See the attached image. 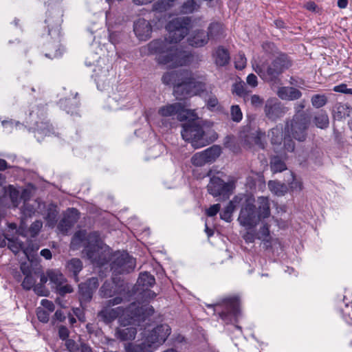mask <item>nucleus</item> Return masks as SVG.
Segmentation results:
<instances>
[{"label": "nucleus", "instance_id": "43", "mask_svg": "<svg viewBox=\"0 0 352 352\" xmlns=\"http://www.w3.org/2000/svg\"><path fill=\"white\" fill-rule=\"evenodd\" d=\"M199 8V5L195 0H187L182 6V12L185 14H190Z\"/></svg>", "mask_w": 352, "mask_h": 352}, {"label": "nucleus", "instance_id": "52", "mask_svg": "<svg viewBox=\"0 0 352 352\" xmlns=\"http://www.w3.org/2000/svg\"><path fill=\"white\" fill-rule=\"evenodd\" d=\"M83 283L93 292L95 291L99 285L98 279L96 277H92Z\"/></svg>", "mask_w": 352, "mask_h": 352}, {"label": "nucleus", "instance_id": "36", "mask_svg": "<svg viewBox=\"0 0 352 352\" xmlns=\"http://www.w3.org/2000/svg\"><path fill=\"white\" fill-rule=\"evenodd\" d=\"M223 33V25L219 23H211L208 27L207 34L209 35V39L219 38Z\"/></svg>", "mask_w": 352, "mask_h": 352}, {"label": "nucleus", "instance_id": "29", "mask_svg": "<svg viewBox=\"0 0 352 352\" xmlns=\"http://www.w3.org/2000/svg\"><path fill=\"white\" fill-rule=\"evenodd\" d=\"M239 206V202L235 201V197L229 202L228 206L220 213L221 219L226 222H230L232 220V213L236 207Z\"/></svg>", "mask_w": 352, "mask_h": 352}, {"label": "nucleus", "instance_id": "54", "mask_svg": "<svg viewBox=\"0 0 352 352\" xmlns=\"http://www.w3.org/2000/svg\"><path fill=\"white\" fill-rule=\"evenodd\" d=\"M333 91L336 92L343 93L346 94L352 95V89L347 88L346 85L340 84L333 87Z\"/></svg>", "mask_w": 352, "mask_h": 352}, {"label": "nucleus", "instance_id": "19", "mask_svg": "<svg viewBox=\"0 0 352 352\" xmlns=\"http://www.w3.org/2000/svg\"><path fill=\"white\" fill-rule=\"evenodd\" d=\"M188 74L189 72L187 70L168 72L163 75L162 80L166 85H173L175 89L179 83L186 80Z\"/></svg>", "mask_w": 352, "mask_h": 352}, {"label": "nucleus", "instance_id": "50", "mask_svg": "<svg viewBox=\"0 0 352 352\" xmlns=\"http://www.w3.org/2000/svg\"><path fill=\"white\" fill-rule=\"evenodd\" d=\"M35 279L32 276L27 274L22 283V286L25 289H30L35 284Z\"/></svg>", "mask_w": 352, "mask_h": 352}, {"label": "nucleus", "instance_id": "58", "mask_svg": "<svg viewBox=\"0 0 352 352\" xmlns=\"http://www.w3.org/2000/svg\"><path fill=\"white\" fill-rule=\"evenodd\" d=\"M65 345L69 352H78L79 351L78 344L73 340H67Z\"/></svg>", "mask_w": 352, "mask_h": 352}, {"label": "nucleus", "instance_id": "42", "mask_svg": "<svg viewBox=\"0 0 352 352\" xmlns=\"http://www.w3.org/2000/svg\"><path fill=\"white\" fill-rule=\"evenodd\" d=\"M8 241V248L10 250L13 252L14 254H16L19 252V250H23L24 253L28 255V250L23 249V243L19 241L18 239H9Z\"/></svg>", "mask_w": 352, "mask_h": 352}, {"label": "nucleus", "instance_id": "5", "mask_svg": "<svg viewBox=\"0 0 352 352\" xmlns=\"http://www.w3.org/2000/svg\"><path fill=\"white\" fill-rule=\"evenodd\" d=\"M235 201H239V206H241L238 217L240 225L247 229L254 228L261 221L254 205V198L249 195L240 194L235 196Z\"/></svg>", "mask_w": 352, "mask_h": 352}, {"label": "nucleus", "instance_id": "45", "mask_svg": "<svg viewBox=\"0 0 352 352\" xmlns=\"http://www.w3.org/2000/svg\"><path fill=\"white\" fill-rule=\"evenodd\" d=\"M230 116L232 120L239 122L243 118V113L239 105H232L230 107Z\"/></svg>", "mask_w": 352, "mask_h": 352}, {"label": "nucleus", "instance_id": "12", "mask_svg": "<svg viewBox=\"0 0 352 352\" xmlns=\"http://www.w3.org/2000/svg\"><path fill=\"white\" fill-rule=\"evenodd\" d=\"M221 147L212 146L201 152L195 153L191 157V162L196 166H203L207 163L214 162L221 154Z\"/></svg>", "mask_w": 352, "mask_h": 352}, {"label": "nucleus", "instance_id": "44", "mask_svg": "<svg viewBox=\"0 0 352 352\" xmlns=\"http://www.w3.org/2000/svg\"><path fill=\"white\" fill-rule=\"evenodd\" d=\"M311 101L314 107L320 108L326 104L327 98L324 94H316L311 97Z\"/></svg>", "mask_w": 352, "mask_h": 352}, {"label": "nucleus", "instance_id": "60", "mask_svg": "<svg viewBox=\"0 0 352 352\" xmlns=\"http://www.w3.org/2000/svg\"><path fill=\"white\" fill-rule=\"evenodd\" d=\"M248 85L252 87H256L258 85L257 77L254 74H250L246 79Z\"/></svg>", "mask_w": 352, "mask_h": 352}, {"label": "nucleus", "instance_id": "17", "mask_svg": "<svg viewBox=\"0 0 352 352\" xmlns=\"http://www.w3.org/2000/svg\"><path fill=\"white\" fill-rule=\"evenodd\" d=\"M288 111L280 102L269 100L265 107L266 116L270 120H276L283 116Z\"/></svg>", "mask_w": 352, "mask_h": 352}, {"label": "nucleus", "instance_id": "28", "mask_svg": "<svg viewBox=\"0 0 352 352\" xmlns=\"http://www.w3.org/2000/svg\"><path fill=\"white\" fill-rule=\"evenodd\" d=\"M58 210L57 206L54 204H50L47 208L44 219L46 221V226L54 228L57 222V216Z\"/></svg>", "mask_w": 352, "mask_h": 352}, {"label": "nucleus", "instance_id": "40", "mask_svg": "<svg viewBox=\"0 0 352 352\" xmlns=\"http://www.w3.org/2000/svg\"><path fill=\"white\" fill-rule=\"evenodd\" d=\"M314 123L320 129H326L329 126V118L326 113L320 112L314 117Z\"/></svg>", "mask_w": 352, "mask_h": 352}, {"label": "nucleus", "instance_id": "53", "mask_svg": "<svg viewBox=\"0 0 352 352\" xmlns=\"http://www.w3.org/2000/svg\"><path fill=\"white\" fill-rule=\"evenodd\" d=\"M41 305L43 306L42 308L50 313L53 312L55 309L54 303L47 299H43L41 302Z\"/></svg>", "mask_w": 352, "mask_h": 352}, {"label": "nucleus", "instance_id": "16", "mask_svg": "<svg viewBox=\"0 0 352 352\" xmlns=\"http://www.w3.org/2000/svg\"><path fill=\"white\" fill-rule=\"evenodd\" d=\"M79 219L78 210L69 208L65 213L63 219L58 225V230L63 234H67L71 228L77 222Z\"/></svg>", "mask_w": 352, "mask_h": 352}, {"label": "nucleus", "instance_id": "22", "mask_svg": "<svg viewBox=\"0 0 352 352\" xmlns=\"http://www.w3.org/2000/svg\"><path fill=\"white\" fill-rule=\"evenodd\" d=\"M257 208H256L260 221H263L270 216V199L267 197H259L257 199Z\"/></svg>", "mask_w": 352, "mask_h": 352}, {"label": "nucleus", "instance_id": "10", "mask_svg": "<svg viewBox=\"0 0 352 352\" xmlns=\"http://www.w3.org/2000/svg\"><path fill=\"white\" fill-rule=\"evenodd\" d=\"M170 333V327L166 324H162L146 332L144 339L148 344V348L154 352L166 342Z\"/></svg>", "mask_w": 352, "mask_h": 352}, {"label": "nucleus", "instance_id": "25", "mask_svg": "<svg viewBox=\"0 0 352 352\" xmlns=\"http://www.w3.org/2000/svg\"><path fill=\"white\" fill-rule=\"evenodd\" d=\"M271 138V143L274 146V150L278 152V148L284 140L282 126H276L271 129L268 133Z\"/></svg>", "mask_w": 352, "mask_h": 352}, {"label": "nucleus", "instance_id": "55", "mask_svg": "<svg viewBox=\"0 0 352 352\" xmlns=\"http://www.w3.org/2000/svg\"><path fill=\"white\" fill-rule=\"evenodd\" d=\"M232 91L239 96L245 97L246 95L245 87L242 84H235L233 87Z\"/></svg>", "mask_w": 352, "mask_h": 352}, {"label": "nucleus", "instance_id": "31", "mask_svg": "<svg viewBox=\"0 0 352 352\" xmlns=\"http://www.w3.org/2000/svg\"><path fill=\"white\" fill-rule=\"evenodd\" d=\"M126 352H153L144 339L141 343H129L125 345Z\"/></svg>", "mask_w": 352, "mask_h": 352}, {"label": "nucleus", "instance_id": "62", "mask_svg": "<svg viewBox=\"0 0 352 352\" xmlns=\"http://www.w3.org/2000/svg\"><path fill=\"white\" fill-rule=\"evenodd\" d=\"M58 335L60 339L66 340L69 336V330L65 326H60L58 329Z\"/></svg>", "mask_w": 352, "mask_h": 352}, {"label": "nucleus", "instance_id": "11", "mask_svg": "<svg viewBox=\"0 0 352 352\" xmlns=\"http://www.w3.org/2000/svg\"><path fill=\"white\" fill-rule=\"evenodd\" d=\"M135 267V259L125 252H116L113 254L111 270L114 274L129 273Z\"/></svg>", "mask_w": 352, "mask_h": 352}, {"label": "nucleus", "instance_id": "56", "mask_svg": "<svg viewBox=\"0 0 352 352\" xmlns=\"http://www.w3.org/2000/svg\"><path fill=\"white\" fill-rule=\"evenodd\" d=\"M250 103L255 107H261L263 104V99L258 95L254 94L250 98Z\"/></svg>", "mask_w": 352, "mask_h": 352}, {"label": "nucleus", "instance_id": "47", "mask_svg": "<svg viewBox=\"0 0 352 352\" xmlns=\"http://www.w3.org/2000/svg\"><path fill=\"white\" fill-rule=\"evenodd\" d=\"M247 64V59L244 54L239 52L234 57V65L237 69H243L245 67Z\"/></svg>", "mask_w": 352, "mask_h": 352}, {"label": "nucleus", "instance_id": "32", "mask_svg": "<svg viewBox=\"0 0 352 352\" xmlns=\"http://www.w3.org/2000/svg\"><path fill=\"white\" fill-rule=\"evenodd\" d=\"M267 186L270 190L277 196L284 195L287 191V186L277 181L270 180Z\"/></svg>", "mask_w": 352, "mask_h": 352}, {"label": "nucleus", "instance_id": "20", "mask_svg": "<svg viewBox=\"0 0 352 352\" xmlns=\"http://www.w3.org/2000/svg\"><path fill=\"white\" fill-rule=\"evenodd\" d=\"M42 227L43 222L40 220H36L31 224L28 229H27L24 220L22 219L21 224L17 230V232L19 234L23 236L35 237L38 234Z\"/></svg>", "mask_w": 352, "mask_h": 352}, {"label": "nucleus", "instance_id": "24", "mask_svg": "<svg viewBox=\"0 0 352 352\" xmlns=\"http://www.w3.org/2000/svg\"><path fill=\"white\" fill-rule=\"evenodd\" d=\"M212 56L215 64L219 67L226 65L230 60V54L228 50L221 46L214 50Z\"/></svg>", "mask_w": 352, "mask_h": 352}, {"label": "nucleus", "instance_id": "37", "mask_svg": "<svg viewBox=\"0 0 352 352\" xmlns=\"http://www.w3.org/2000/svg\"><path fill=\"white\" fill-rule=\"evenodd\" d=\"M256 235L257 239L262 240L267 247L270 245L272 238L270 234L269 226L267 223H263V226L256 233Z\"/></svg>", "mask_w": 352, "mask_h": 352}, {"label": "nucleus", "instance_id": "18", "mask_svg": "<svg viewBox=\"0 0 352 352\" xmlns=\"http://www.w3.org/2000/svg\"><path fill=\"white\" fill-rule=\"evenodd\" d=\"M133 31L139 40L146 41L151 36L152 26L149 21L139 19L134 23Z\"/></svg>", "mask_w": 352, "mask_h": 352}, {"label": "nucleus", "instance_id": "1", "mask_svg": "<svg viewBox=\"0 0 352 352\" xmlns=\"http://www.w3.org/2000/svg\"><path fill=\"white\" fill-rule=\"evenodd\" d=\"M192 27L190 17L175 18L166 25L167 37L151 41L144 50H146L148 54H156V60L159 64L172 68L186 65L190 61V55L179 49L177 43L188 34Z\"/></svg>", "mask_w": 352, "mask_h": 352}, {"label": "nucleus", "instance_id": "41", "mask_svg": "<svg viewBox=\"0 0 352 352\" xmlns=\"http://www.w3.org/2000/svg\"><path fill=\"white\" fill-rule=\"evenodd\" d=\"M6 192L9 195L13 206L17 207L20 203V192L13 186H9Z\"/></svg>", "mask_w": 352, "mask_h": 352}, {"label": "nucleus", "instance_id": "21", "mask_svg": "<svg viewBox=\"0 0 352 352\" xmlns=\"http://www.w3.org/2000/svg\"><path fill=\"white\" fill-rule=\"evenodd\" d=\"M276 94L284 100H296L302 96L301 91L293 87H281L277 90Z\"/></svg>", "mask_w": 352, "mask_h": 352}, {"label": "nucleus", "instance_id": "48", "mask_svg": "<svg viewBox=\"0 0 352 352\" xmlns=\"http://www.w3.org/2000/svg\"><path fill=\"white\" fill-rule=\"evenodd\" d=\"M292 181L289 182V187L292 191L300 192L302 188V184L300 180L296 179L293 173H290Z\"/></svg>", "mask_w": 352, "mask_h": 352}, {"label": "nucleus", "instance_id": "38", "mask_svg": "<svg viewBox=\"0 0 352 352\" xmlns=\"http://www.w3.org/2000/svg\"><path fill=\"white\" fill-rule=\"evenodd\" d=\"M271 170L274 173H280L287 169V166L278 157H273L270 161Z\"/></svg>", "mask_w": 352, "mask_h": 352}, {"label": "nucleus", "instance_id": "51", "mask_svg": "<svg viewBox=\"0 0 352 352\" xmlns=\"http://www.w3.org/2000/svg\"><path fill=\"white\" fill-rule=\"evenodd\" d=\"M56 292L61 296H64L66 294L72 293L73 292V289L71 285L68 284H61L58 285L56 288Z\"/></svg>", "mask_w": 352, "mask_h": 352}, {"label": "nucleus", "instance_id": "63", "mask_svg": "<svg viewBox=\"0 0 352 352\" xmlns=\"http://www.w3.org/2000/svg\"><path fill=\"white\" fill-rule=\"evenodd\" d=\"M31 197V191L28 189H23V190L20 192V199H23L25 202H30L29 201Z\"/></svg>", "mask_w": 352, "mask_h": 352}, {"label": "nucleus", "instance_id": "27", "mask_svg": "<svg viewBox=\"0 0 352 352\" xmlns=\"http://www.w3.org/2000/svg\"><path fill=\"white\" fill-rule=\"evenodd\" d=\"M136 334L137 330L134 327L117 328L115 336L121 341H126L135 339Z\"/></svg>", "mask_w": 352, "mask_h": 352}, {"label": "nucleus", "instance_id": "34", "mask_svg": "<svg viewBox=\"0 0 352 352\" xmlns=\"http://www.w3.org/2000/svg\"><path fill=\"white\" fill-rule=\"evenodd\" d=\"M40 203L36 200H33L30 202L23 203L21 211L25 217H31L39 208Z\"/></svg>", "mask_w": 352, "mask_h": 352}, {"label": "nucleus", "instance_id": "9", "mask_svg": "<svg viewBox=\"0 0 352 352\" xmlns=\"http://www.w3.org/2000/svg\"><path fill=\"white\" fill-rule=\"evenodd\" d=\"M158 114L164 118L177 116V118L179 121H184L186 120H194L197 118V115L195 110L186 108V106L182 102H175L173 104L163 105L159 108Z\"/></svg>", "mask_w": 352, "mask_h": 352}, {"label": "nucleus", "instance_id": "30", "mask_svg": "<svg viewBox=\"0 0 352 352\" xmlns=\"http://www.w3.org/2000/svg\"><path fill=\"white\" fill-rule=\"evenodd\" d=\"M333 117L340 120L347 116H349L350 109L349 107L346 104L337 103L333 107Z\"/></svg>", "mask_w": 352, "mask_h": 352}, {"label": "nucleus", "instance_id": "64", "mask_svg": "<svg viewBox=\"0 0 352 352\" xmlns=\"http://www.w3.org/2000/svg\"><path fill=\"white\" fill-rule=\"evenodd\" d=\"M305 107V100H302V101L296 103L294 106L296 114H302V113H300V112L303 110ZM302 113H304L302 112Z\"/></svg>", "mask_w": 352, "mask_h": 352}, {"label": "nucleus", "instance_id": "14", "mask_svg": "<svg viewBox=\"0 0 352 352\" xmlns=\"http://www.w3.org/2000/svg\"><path fill=\"white\" fill-rule=\"evenodd\" d=\"M224 310L219 315L222 320L226 322L236 320L239 316V300L237 297H230L223 300Z\"/></svg>", "mask_w": 352, "mask_h": 352}, {"label": "nucleus", "instance_id": "49", "mask_svg": "<svg viewBox=\"0 0 352 352\" xmlns=\"http://www.w3.org/2000/svg\"><path fill=\"white\" fill-rule=\"evenodd\" d=\"M50 314L51 313L41 307H38L36 309L37 318L40 322L43 323H47L49 321V316Z\"/></svg>", "mask_w": 352, "mask_h": 352}, {"label": "nucleus", "instance_id": "46", "mask_svg": "<svg viewBox=\"0 0 352 352\" xmlns=\"http://www.w3.org/2000/svg\"><path fill=\"white\" fill-rule=\"evenodd\" d=\"M79 293L82 300H89L94 292L86 285L81 283L79 285Z\"/></svg>", "mask_w": 352, "mask_h": 352}, {"label": "nucleus", "instance_id": "4", "mask_svg": "<svg viewBox=\"0 0 352 352\" xmlns=\"http://www.w3.org/2000/svg\"><path fill=\"white\" fill-rule=\"evenodd\" d=\"M309 122L305 113L295 114L293 118L287 121L285 127L283 148L285 152H293L295 143L291 138L299 142H303L307 138Z\"/></svg>", "mask_w": 352, "mask_h": 352}, {"label": "nucleus", "instance_id": "13", "mask_svg": "<svg viewBox=\"0 0 352 352\" xmlns=\"http://www.w3.org/2000/svg\"><path fill=\"white\" fill-rule=\"evenodd\" d=\"M155 279L154 276L145 272L140 273L137 281V290L142 291L141 294L144 301H148L156 297V294L148 289L149 287L154 285Z\"/></svg>", "mask_w": 352, "mask_h": 352}, {"label": "nucleus", "instance_id": "2", "mask_svg": "<svg viewBox=\"0 0 352 352\" xmlns=\"http://www.w3.org/2000/svg\"><path fill=\"white\" fill-rule=\"evenodd\" d=\"M81 244L85 246L84 252L92 263L103 265L110 260L111 249L103 243L97 232L89 234L82 230L76 232L71 241L72 248L76 249Z\"/></svg>", "mask_w": 352, "mask_h": 352}, {"label": "nucleus", "instance_id": "26", "mask_svg": "<svg viewBox=\"0 0 352 352\" xmlns=\"http://www.w3.org/2000/svg\"><path fill=\"white\" fill-rule=\"evenodd\" d=\"M119 287L120 285L114 280H107L104 282L100 288V296L103 298L111 297L120 292Z\"/></svg>", "mask_w": 352, "mask_h": 352}, {"label": "nucleus", "instance_id": "35", "mask_svg": "<svg viewBox=\"0 0 352 352\" xmlns=\"http://www.w3.org/2000/svg\"><path fill=\"white\" fill-rule=\"evenodd\" d=\"M171 4L166 0H160L153 4V10L157 14H162V17L159 19V21L162 20H166V14L165 12L170 7Z\"/></svg>", "mask_w": 352, "mask_h": 352}, {"label": "nucleus", "instance_id": "33", "mask_svg": "<svg viewBox=\"0 0 352 352\" xmlns=\"http://www.w3.org/2000/svg\"><path fill=\"white\" fill-rule=\"evenodd\" d=\"M69 272L73 273L76 281H78V274L82 269V263L79 258H72L69 261L66 265Z\"/></svg>", "mask_w": 352, "mask_h": 352}, {"label": "nucleus", "instance_id": "7", "mask_svg": "<svg viewBox=\"0 0 352 352\" xmlns=\"http://www.w3.org/2000/svg\"><path fill=\"white\" fill-rule=\"evenodd\" d=\"M291 61L285 54L276 57L270 63L253 65L254 71L261 78L272 81L291 66Z\"/></svg>", "mask_w": 352, "mask_h": 352}, {"label": "nucleus", "instance_id": "15", "mask_svg": "<svg viewBox=\"0 0 352 352\" xmlns=\"http://www.w3.org/2000/svg\"><path fill=\"white\" fill-rule=\"evenodd\" d=\"M233 188L232 183H226L217 177H212L207 186L208 192L214 197L221 195L228 197Z\"/></svg>", "mask_w": 352, "mask_h": 352}, {"label": "nucleus", "instance_id": "23", "mask_svg": "<svg viewBox=\"0 0 352 352\" xmlns=\"http://www.w3.org/2000/svg\"><path fill=\"white\" fill-rule=\"evenodd\" d=\"M189 45L195 47H199L206 45L209 41V35L204 31H196L188 39Z\"/></svg>", "mask_w": 352, "mask_h": 352}, {"label": "nucleus", "instance_id": "61", "mask_svg": "<svg viewBox=\"0 0 352 352\" xmlns=\"http://www.w3.org/2000/svg\"><path fill=\"white\" fill-rule=\"evenodd\" d=\"M246 243H253L257 239L256 234L251 231H248L243 236Z\"/></svg>", "mask_w": 352, "mask_h": 352}, {"label": "nucleus", "instance_id": "39", "mask_svg": "<svg viewBox=\"0 0 352 352\" xmlns=\"http://www.w3.org/2000/svg\"><path fill=\"white\" fill-rule=\"evenodd\" d=\"M47 274L50 280L55 285L56 288L65 283V280L63 275L58 271L50 270L47 272Z\"/></svg>", "mask_w": 352, "mask_h": 352}, {"label": "nucleus", "instance_id": "59", "mask_svg": "<svg viewBox=\"0 0 352 352\" xmlns=\"http://www.w3.org/2000/svg\"><path fill=\"white\" fill-rule=\"evenodd\" d=\"M219 105V101L215 96H211L207 100V107L208 109L212 110L217 107Z\"/></svg>", "mask_w": 352, "mask_h": 352}, {"label": "nucleus", "instance_id": "8", "mask_svg": "<svg viewBox=\"0 0 352 352\" xmlns=\"http://www.w3.org/2000/svg\"><path fill=\"white\" fill-rule=\"evenodd\" d=\"M197 118L198 117L194 120H188L189 122L183 124V130L181 132L183 139L190 142L195 148H199L209 144L204 138L205 134L202 127L195 122Z\"/></svg>", "mask_w": 352, "mask_h": 352}, {"label": "nucleus", "instance_id": "57", "mask_svg": "<svg viewBox=\"0 0 352 352\" xmlns=\"http://www.w3.org/2000/svg\"><path fill=\"white\" fill-rule=\"evenodd\" d=\"M220 208L221 205L219 204H216L212 205L208 209H207L206 213L208 217H214L219 212Z\"/></svg>", "mask_w": 352, "mask_h": 352}, {"label": "nucleus", "instance_id": "3", "mask_svg": "<svg viewBox=\"0 0 352 352\" xmlns=\"http://www.w3.org/2000/svg\"><path fill=\"white\" fill-rule=\"evenodd\" d=\"M153 313V307L148 305L140 306V303L133 302L126 309L122 307L113 309L105 307L99 312L98 316L105 323H110L118 318L120 324L125 326L135 322L143 321Z\"/></svg>", "mask_w": 352, "mask_h": 352}, {"label": "nucleus", "instance_id": "6", "mask_svg": "<svg viewBox=\"0 0 352 352\" xmlns=\"http://www.w3.org/2000/svg\"><path fill=\"white\" fill-rule=\"evenodd\" d=\"M211 92V87H208L204 78H194L190 72L186 80L179 83L175 88V96L178 100L190 97L195 95L204 96L206 93Z\"/></svg>", "mask_w": 352, "mask_h": 352}]
</instances>
